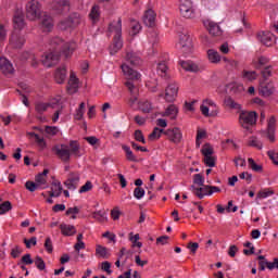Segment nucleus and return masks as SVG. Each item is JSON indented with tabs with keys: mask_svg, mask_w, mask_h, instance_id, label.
<instances>
[{
	"mask_svg": "<svg viewBox=\"0 0 278 278\" xmlns=\"http://www.w3.org/2000/svg\"><path fill=\"white\" fill-rule=\"evenodd\" d=\"M84 114H86V103L81 102L74 114L75 121H81L84 118Z\"/></svg>",
	"mask_w": 278,
	"mask_h": 278,
	"instance_id": "obj_37",
	"label": "nucleus"
},
{
	"mask_svg": "<svg viewBox=\"0 0 278 278\" xmlns=\"http://www.w3.org/2000/svg\"><path fill=\"white\" fill-rule=\"evenodd\" d=\"M89 18L92 23H99V18H101V7H99V4H94L91 8Z\"/></svg>",
	"mask_w": 278,
	"mask_h": 278,
	"instance_id": "obj_31",
	"label": "nucleus"
},
{
	"mask_svg": "<svg viewBox=\"0 0 278 278\" xmlns=\"http://www.w3.org/2000/svg\"><path fill=\"white\" fill-rule=\"evenodd\" d=\"M24 243L26 244V249H31V247H36L38 239L36 237L24 239Z\"/></svg>",
	"mask_w": 278,
	"mask_h": 278,
	"instance_id": "obj_54",
	"label": "nucleus"
},
{
	"mask_svg": "<svg viewBox=\"0 0 278 278\" xmlns=\"http://www.w3.org/2000/svg\"><path fill=\"white\" fill-rule=\"evenodd\" d=\"M206 55L211 64H219V62L223 60V56H220V53H218V51H216L215 49H208L206 52Z\"/></svg>",
	"mask_w": 278,
	"mask_h": 278,
	"instance_id": "obj_27",
	"label": "nucleus"
},
{
	"mask_svg": "<svg viewBox=\"0 0 278 278\" xmlns=\"http://www.w3.org/2000/svg\"><path fill=\"white\" fill-rule=\"evenodd\" d=\"M36 112H38V114H42L43 112H47V110H49V104L45 103V102H38L35 106Z\"/></svg>",
	"mask_w": 278,
	"mask_h": 278,
	"instance_id": "obj_48",
	"label": "nucleus"
},
{
	"mask_svg": "<svg viewBox=\"0 0 278 278\" xmlns=\"http://www.w3.org/2000/svg\"><path fill=\"white\" fill-rule=\"evenodd\" d=\"M25 45V36L21 35L20 31L13 30L10 38V46L12 49H21Z\"/></svg>",
	"mask_w": 278,
	"mask_h": 278,
	"instance_id": "obj_16",
	"label": "nucleus"
},
{
	"mask_svg": "<svg viewBox=\"0 0 278 278\" xmlns=\"http://www.w3.org/2000/svg\"><path fill=\"white\" fill-rule=\"evenodd\" d=\"M193 184H195V186H204L205 178H203L201 174H195L193 176Z\"/></svg>",
	"mask_w": 278,
	"mask_h": 278,
	"instance_id": "obj_52",
	"label": "nucleus"
},
{
	"mask_svg": "<svg viewBox=\"0 0 278 278\" xmlns=\"http://www.w3.org/2000/svg\"><path fill=\"white\" fill-rule=\"evenodd\" d=\"M62 184L60 181L52 182L51 191L49 192V195L51 199L54 197L58 198L60 194H62Z\"/></svg>",
	"mask_w": 278,
	"mask_h": 278,
	"instance_id": "obj_33",
	"label": "nucleus"
},
{
	"mask_svg": "<svg viewBox=\"0 0 278 278\" xmlns=\"http://www.w3.org/2000/svg\"><path fill=\"white\" fill-rule=\"evenodd\" d=\"M62 236L71 237L77 233V228L71 224H61L60 225Z\"/></svg>",
	"mask_w": 278,
	"mask_h": 278,
	"instance_id": "obj_26",
	"label": "nucleus"
},
{
	"mask_svg": "<svg viewBox=\"0 0 278 278\" xmlns=\"http://www.w3.org/2000/svg\"><path fill=\"white\" fill-rule=\"evenodd\" d=\"M177 114H179V110L175 106V104H170L164 113H162V116H168L174 121V118H177Z\"/></svg>",
	"mask_w": 278,
	"mask_h": 278,
	"instance_id": "obj_34",
	"label": "nucleus"
},
{
	"mask_svg": "<svg viewBox=\"0 0 278 278\" xmlns=\"http://www.w3.org/2000/svg\"><path fill=\"white\" fill-rule=\"evenodd\" d=\"M0 71H2L3 75H14V65L5 56H1Z\"/></svg>",
	"mask_w": 278,
	"mask_h": 278,
	"instance_id": "obj_20",
	"label": "nucleus"
},
{
	"mask_svg": "<svg viewBox=\"0 0 278 278\" xmlns=\"http://www.w3.org/2000/svg\"><path fill=\"white\" fill-rule=\"evenodd\" d=\"M35 140L38 147H40V149H45L47 147V142L45 141V138L40 137L39 135H35Z\"/></svg>",
	"mask_w": 278,
	"mask_h": 278,
	"instance_id": "obj_60",
	"label": "nucleus"
},
{
	"mask_svg": "<svg viewBox=\"0 0 278 278\" xmlns=\"http://www.w3.org/2000/svg\"><path fill=\"white\" fill-rule=\"evenodd\" d=\"M26 18L28 21H38L41 18L42 31H51L53 29V18L47 14L42 15V5L38 0H30L26 3Z\"/></svg>",
	"mask_w": 278,
	"mask_h": 278,
	"instance_id": "obj_3",
	"label": "nucleus"
},
{
	"mask_svg": "<svg viewBox=\"0 0 278 278\" xmlns=\"http://www.w3.org/2000/svg\"><path fill=\"white\" fill-rule=\"evenodd\" d=\"M54 79L56 84H64V81H66V66L62 65L61 67L56 68Z\"/></svg>",
	"mask_w": 278,
	"mask_h": 278,
	"instance_id": "obj_28",
	"label": "nucleus"
},
{
	"mask_svg": "<svg viewBox=\"0 0 278 278\" xmlns=\"http://www.w3.org/2000/svg\"><path fill=\"white\" fill-rule=\"evenodd\" d=\"M70 155H74L75 157H81V147L77 141H71L70 142Z\"/></svg>",
	"mask_w": 278,
	"mask_h": 278,
	"instance_id": "obj_32",
	"label": "nucleus"
},
{
	"mask_svg": "<svg viewBox=\"0 0 278 278\" xmlns=\"http://www.w3.org/2000/svg\"><path fill=\"white\" fill-rule=\"evenodd\" d=\"M135 139L137 140V142H142V144H147V140L144 139V135H142L141 130L135 131Z\"/></svg>",
	"mask_w": 278,
	"mask_h": 278,
	"instance_id": "obj_56",
	"label": "nucleus"
},
{
	"mask_svg": "<svg viewBox=\"0 0 278 278\" xmlns=\"http://www.w3.org/2000/svg\"><path fill=\"white\" fill-rule=\"evenodd\" d=\"M164 130L163 128H157L155 127L153 129V131L149 135V140H160V138H162V135L164 134Z\"/></svg>",
	"mask_w": 278,
	"mask_h": 278,
	"instance_id": "obj_39",
	"label": "nucleus"
},
{
	"mask_svg": "<svg viewBox=\"0 0 278 278\" xmlns=\"http://www.w3.org/2000/svg\"><path fill=\"white\" fill-rule=\"evenodd\" d=\"M178 49H180L184 55H190L192 53L193 46L190 35L184 33L179 35Z\"/></svg>",
	"mask_w": 278,
	"mask_h": 278,
	"instance_id": "obj_8",
	"label": "nucleus"
},
{
	"mask_svg": "<svg viewBox=\"0 0 278 278\" xmlns=\"http://www.w3.org/2000/svg\"><path fill=\"white\" fill-rule=\"evenodd\" d=\"M250 147H255V149H262L263 144H262V141H260V139L253 137L250 140Z\"/></svg>",
	"mask_w": 278,
	"mask_h": 278,
	"instance_id": "obj_61",
	"label": "nucleus"
},
{
	"mask_svg": "<svg viewBox=\"0 0 278 278\" xmlns=\"http://www.w3.org/2000/svg\"><path fill=\"white\" fill-rule=\"evenodd\" d=\"M273 194H275V192H273L270 190H264V191L258 192L257 199H268V197H273Z\"/></svg>",
	"mask_w": 278,
	"mask_h": 278,
	"instance_id": "obj_58",
	"label": "nucleus"
},
{
	"mask_svg": "<svg viewBox=\"0 0 278 278\" xmlns=\"http://www.w3.org/2000/svg\"><path fill=\"white\" fill-rule=\"evenodd\" d=\"M64 185L67 190H77V187L79 186V174H70Z\"/></svg>",
	"mask_w": 278,
	"mask_h": 278,
	"instance_id": "obj_21",
	"label": "nucleus"
},
{
	"mask_svg": "<svg viewBox=\"0 0 278 278\" xmlns=\"http://www.w3.org/2000/svg\"><path fill=\"white\" fill-rule=\"evenodd\" d=\"M51 9L56 12V14H64L71 12V2L68 0H55L52 2Z\"/></svg>",
	"mask_w": 278,
	"mask_h": 278,
	"instance_id": "obj_14",
	"label": "nucleus"
},
{
	"mask_svg": "<svg viewBox=\"0 0 278 278\" xmlns=\"http://www.w3.org/2000/svg\"><path fill=\"white\" fill-rule=\"evenodd\" d=\"M248 166H249V168L254 170V173H262V170H263L262 165L255 163V160H253V159H248Z\"/></svg>",
	"mask_w": 278,
	"mask_h": 278,
	"instance_id": "obj_44",
	"label": "nucleus"
},
{
	"mask_svg": "<svg viewBox=\"0 0 278 278\" xmlns=\"http://www.w3.org/2000/svg\"><path fill=\"white\" fill-rule=\"evenodd\" d=\"M268 270H278V258H274V262H269L268 264Z\"/></svg>",
	"mask_w": 278,
	"mask_h": 278,
	"instance_id": "obj_64",
	"label": "nucleus"
},
{
	"mask_svg": "<svg viewBox=\"0 0 278 278\" xmlns=\"http://www.w3.org/2000/svg\"><path fill=\"white\" fill-rule=\"evenodd\" d=\"M81 23V15L79 13H73L70 17L66 20H63L59 23V27L61 29H68L71 27H77Z\"/></svg>",
	"mask_w": 278,
	"mask_h": 278,
	"instance_id": "obj_11",
	"label": "nucleus"
},
{
	"mask_svg": "<svg viewBox=\"0 0 278 278\" xmlns=\"http://www.w3.org/2000/svg\"><path fill=\"white\" fill-rule=\"evenodd\" d=\"M180 66L181 68H184V71H187L189 73H199V71H201L199 64L192 61H180Z\"/></svg>",
	"mask_w": 278,
	"mask_h": 278,
	"instance_id": "obj_25",
	"label": "nucleus"
},
{
	"mask_svg": "<svg viewBox=\"0 0 278 278\" xmlns=\"http://www.w3.org/2000/svg\"><path fill=\"white\" fill-rule=\"evenodd\" d=\"M179 94V85L177 83H169L165 88V94L161 93L160 97H164L167 103H173Z\"/></svg>",
	"mask_w": 278,
	"mask_h": 278,
	"instance_id": "obj_9",
	"label": "nucleus"
},
{
	"mask_svg": "<svg viewBox=\"0 0 278 278\" xmlns=\"http://www.w3.org/2000/svg\"><path fill=\"white\" fill-rule=\"evenodd\" d=\"M89 190H92V182L87 181L83 187L79 189V193L84 194V192H89Z\"/></svg>",
	"mask_w": 278,
	"mask_h": 278,
	"instance_id": "obj_62",
	"label": "nucleus"
},
{
	"mask_svg": "<svg viewBox=\"0 0 278 278\" xmlns=\"http://www.w3.org/2000/svg\"><path fill=\"white\" fill-rule=\"evenodd\" d=\"M79 90V78L75 75V72L70 74V79L67 84V92L68 94H75Z\"/></svg>",
	"mask_w": 278,
	"mask_h": 278,
	"instance_id": "obj_18",
	"label": "nucleus"
},
{
	"mask_svg": "<svg viewBox=\"0 0 278 278\" xmlns=\"http://www.w3.org/2000/svg\"><path fill=\"white\" fill-rule=\"evenodd\" d=\"M129 240L132 242V247H137L138 249H142V242L138 241L140 240V235L134 232L129 233Z\"/></svg>",
	"mask_w": 278,
	"mask_h": 278,
	"instance_id": "obj_43",
	"label": "nucleus"
},
{
	"mask_svg": "<svg viewBox=\"0 0 278 278\" xmlns=\"http://www.w3.org/2000/svg\"><path fill=\"white\" fill-rule=\"evenodd\" d=\"M51 51L42 56L41 62L47 68L58 64L61 55L65 58H71L73 51L77 49V43L75 41L65 42L60 37H54L50 40Z\"/></svg>",
	"mask_w": 278,
	"mask_h": 278,
	"instance_id": "obj_2",
	"label": "nucleus"
},
{
	"mask_svg": "<svg viewBox=\"0 0 278 278\" xmlns=\"http://www.w3.org/2000/svg\"><path fill=\"white\" fill-rule=\"evenodd\" d=\"M239 123L243 129L249 130L255 123H257V113L242 111L239 115Z\"/></svg>",
	"mask_w": 278,
	"mask_h": 278,
	"instance_id": "obj_5",
	"label": "nucleus"
},
{
	"mask_svg": "<svg viewBox=\"0 0 278 278\" xmlns=\"http://www.w3.org/2000/svg\"><path fill=\"white\" fill-rule=\"evenodd\" d=\"M275 92V85L273 81L261 80L260 81V94L262 97H270Z\"/></svg>",
	"mask_w": 278,
	"mask_h": 278,
	"instance_id": "obj_17",
	"label": "nucleus"
},
{
	"mask_svg": "<svg viewBox=\"0 0 278 278\" xmlns=\"http://www.w3.org/2000/svg\"><path fill=\"white\" fill-rule=\"evenodd\" d=\"M146 194V191L142 189V187H137L134 190V197L137 199V201H140V199H143Z\"/></svg>",
	"mask_w": 278,
	"mask_h": 278,
	"instance_id": "obj_49",
	"label": "nucleus"
},
{
	"mask_svg": "<svg viewBox=\"0 0 278 278\" xmlns=\"http://www.w3.org/2000/svg\"><path fill=\"white\" fill-rule=\"evenodd\" d=\"M164 135L168 138L170 142H174V144H179V142H181V139L184 138V134L181 132V129H179V127L168 128L164 131Z\"/></svg>",
	"mask_w": 278,
	"mask_h": 278,
	"instance_id": "obj_13",
	"label": "nucleus"
},
{
	"mask_svg": "<svg viewBox=\"0 0 278 278\" xmlns=\"http://www.w3.org/2000/svg\"><path fill=\"white\" fill-rule=\"evenodd\" d=\"M121 68L127 79L125 86L129 92L128 105L132 110H141V112L149 114V112L153 110L151 102L140 101V89L138 88V81L142 79V75L138 73V71L129 67L127 63L122 64Z\"/></svg>",
	"mask_w": 278,
	"mask_h": 278,
	"instance_id": "obj_1",
	"label": "nucleus"
},
{
	"mask_svg": "<svg viewBox=\"0 0 278 278\" xmlns=\"http://www.w3.org/2000/svg\"><path fill=\"white\" fill-rule=\"evenodd\" d=\"M45 130L48 136H58V134H60V128L56 126H46Z\"/></svg>",
	"mask_w": 278,
	"mask_h": 278,
	"instance_id": "obj_50",
	"label": "nucleus"
},
{
	"mask_svg": "<svg viewBox=\"0 0 278 278\" xmlns=\"http://www.w3.org/2000/svg\"><path fill=\"white\" fill-rule=\"evenodd\" d=\"M202 155H204V164L210 168H214L216 166V156L214 155V148L206 143L201 149Z\"/></svg>",
	"mask_w": 278,
	"mask_h": 278,
	"instance_id": "obj_7",
	"label": "nucleus"
},
{
	"mask_svg": "<svg viewBox=\"0 0 278 278\" xmlns=\"http://www.w3.org/2000/svg\"><path fill=\"white\" fill-rule=\"evenodd\" d=\"M8 38V30L5 29V26L3 24H0V45L1 42H5Z\"/></svg>",
	"mask_w": 278,
	"mask_h": 278,
	"instance_id": "obj_55",
	"label": "nucleus"
},
{
	"mask_svg": "<svg viewBox=\"0 0 278 278\" xmlns=\"http://www.w3.org/2000/svg\"><path fill=\"white\" fill-rule=\"evenodd\" d=\"M180 14L184 18H192L194 17V7L192 5V1L182 0L179 5Z\"/></svg>",
	"mask_w": 278,
	"mask_h": 278,
	"instance_id": "obj_12",
	"label": "nucleus"
},
{
	"mask_svg": "<svg viewBox=\"0 0 278 278\" xmlns=\"http://www.w3.org/2000/svg\"><path fill=\"white\" fill-rule=\"evenodd\" d=\"M45 249L48 253H53V241L49 237L46 239Z\"/></svg>",
	"mask_w": 278,
	"mask_h": 278,
	"instance_id": "obj_59",
	"label": "nucleus"
},
{
	"mask_svg": "<svg viewBox=\"0 0 278 278\" xmlns=\"http://www.w3.org/2000/svg\"><path fill=\"white\" fill-rule=\"evenodd\" d=\"M49 175V169H43L42 173L38 174L35 177V181L40 188V190H45V188H48L47 186V176Z\"/></svg>",
	"mask_w": 278,
	"mask_h": 278,
	"instance_id": "obj_23",
	"label": "nucleus"
},
{
	"mask_svg": "<svg viewBox=\"0 0 278 278\" xmlns=\"http://www.w3.org/2000/svg\"><path fill=\"white\" fill-rule=\"evenodd\" d=\"M14 31H21L25 28V14L22 9H17L13 16Z\"/></svg>",
	"mask_w": 278,
	"mask_h": 278,
	"instance_id": "obj_15",
	"label": "nucleus"
},
{
	"mask_svg": "<svg viewBox=\"0 0 278 278\" xmlns=\"http://www.w3.org/2000/svg\"><path fill=\"white\" fill-rule=\"evenodd\" d=\"M109 34L113 36V45L110 46L111 55H115L123 49V21L118 18L109 25Z\"/></svg>",
	"mask_w": 278,
	"mask_h": 278,
	"instance_id": "obj_4",
	"label": "nucleus"
},
{
	"mask_svg": "<svg viewBox=\"0 0 278 278\" xmlns=\"http://www.w3.org/2000/svg\"><path fill=\"white\" fill-rule=\"evenodd\" d=\"M52 151L62 162H71V148L68 146L56 144L52 148Z\"/></svg>",
	"mask_w": 278,
	"mask_h": 278,
	"instance_id": "obj_10",
	"label": "nucleus"
},
{
	"mask_svg": "<svg viewBox=\"0 0 278 278\" xmlns=\"http://www.w3.org/2000/svg\"><path fill=\"white\" fill-rule=\"evenodd\" d=\"M92 218H94L99 223H106L108 222V213H105L103 211H96L92 214Z\"/></svg>",
	"mask_w": 278,
	"mask_h": 278,
	"instance_id": "obj_38",
	"label": "nucleus"
},
{
	"mask_svg": "<svg viewBox=\"0 0 278 278\" xmlns=\"http://www.w3.org/2000/svg\"><path fill=\"white\" fill-rule=\"evenodd\" d=\"M207 136V132L203 129H198L197 138H195V146L199 149L201 147V140Z\"/></svg>",
	"mask_w": 278,
	"mask_h": 278,
	"instance_id": "obj_45",
	"label": "nucleus"
},
{
	"mask_svg": "<svg viewBox=\"0 0 278 278\" xmlns=\"http://www.w3.org/2000/svg\"><path fill=\"white\" fill-rule=\"evenodd\" d=\"M258 260V270L264 271L266 270V268H268V260H266V256L264 255H258L257 256Z\"/></svg>",
	"mask_w": 278,
	"mask_h": 278,
	"instance_id": "obj_42",
	"label": "nucleus"
},
{
	"mask_svg": "<svg viewBox=\"0 0 278 278\" xmlns=\"http://www.w3.org/2000/svg\"><path fill=\"white\" fill-rule=\"evenodd\" d=\"M143 23L147 27H153V25H155V12L153 10L146 11Z\"/></svg>",
	"mask_w": 278,
	"mask_h": 278,
	"instance_id": "obj_29",
	"label": "nucleus"
},
{
	"mask_svg": "<svg viewBox=\"0 0 278 278\" xmlns=\"http://www.w3.org/2000/svg\"><path fill=\"white\" fill-rule=\"evenodd\" d=\"M224 103L226 108H229L230 110H242V105L236 102L233 98H226Z\"/></svg>",
	"mask_w": 278,
	"mask_h": 278,
	"instance_id": "obj_36",
	"label": "nucleus"
},
{
	"mask_svg": "<svg viewBox=\"0 0 278 278\" xmlns=\"http://www.w3.org/2000/svg\"><path fill=\"white\" fill-rule=\"evenodd\" d=\"M126 62H128V64H131L132 66H138L139 64H141L142 60L140 59V54L136 52H127Z\"/></svg>",
	"mask_w": 278,
	"mask_h": 278,
	"instance_id": "obj_30",
	"label": "nucleus"
},
{
	"mask_svg": "<svg viewBox=\"0 0 278 278\" xmlns=\"http://www.w3.org/2000/svg\"><path fill=\"white\" fill-rule=\"evenodd\" d=\"M34 263L38 270H46L47 264L45 263V260H42V257L36 256Z\"/></svg>",
	"mask_w": 278,
	"mask_h": 278,
	"instance_id": "obj_47",
	"label": "nucleus"
},
{
	"mask_svg": "<svg viewBox=\"0 0 278 278\" xmlns=\"http://www.w3.org/2000/svg\"><path fill=\"white\" fill-rule=\"evenodd\" d=\"M243 79H247V81H255L257 79V72L255 71H243L242 72Z\"/></svg>",
	"mask_w": 278,
	"mask_h": 278,
	"instance_id": "obj_40",
	"label": "nucleus"
},
{
	"mask_svg": "<svg viewBox=\"0 0 278 278\" xmlns=\"http://www.w3.org/2000/svg\"><path fill=\"white\" fill-rule=\"evenodd\" d=\"M25 188H26V190H28L29 192H36V190H38L40 187L37 185V182H34V181H26Z\"/></svg>",
	"mask_w": 278,
	"mask_h": 278,
	"instance_id": "obj_51",
	"label": "nucleus"
},
{
	"mask_svg": "<svg viewBox=\"0 0 278 278\" xmlns=\"http://www.w3.org/2000/svg\"><path fill=\"white\" fill-rule=\"evenodd\" d=\"M204 27H206L207 31L212 36H220L223 34V30L220 29V26L212 21H205L204 22Z\"/></svg>",
	"mask_w": 278,
	"mask_h": 278,
	"instance_id": "obj_22",
	"label": "nucleus"
},
{
	"mask_svg": "<svg viewBox=\"0 0 278 278\" xmlns=\"http://www.w3.org/2000/svg\"><path fill=\"white\" fill-rule=\"evenodd\" d=\"M96 254H98L99 257H102V260H108V257H110V251L108 248L99 244L96 247Z\"/></svg>",
	"mask_w": 278,
	"mask_h": 278,
	"instance_id": "obj_35",
	"label": "nucleus"
},
{
	"mask_svg": "<svg viewBox=\"0 0 278 278\" xmlns=\"http://www.w3.org/2000/svg\"><path fill=\"white\" fill-rule=\"evenodd\" d=\"M10 210H12V203L10 201H5L3 203L0 204V216H2L3 214H8V212H10Z\"/></svg>",
	"mask_w": 278,
	"mask_h": 278,
	"instance_id": "obj_46",
	"label": "nucleus"
},
{
	"mask_svg": "<svg viewBox=\"0 0 278 278\" xmlns=\"http://www.w3.org/2000/svg\"><path fill=\"white\" fill-rule=\"evenodd\" d=\"M167 71H168V66H166V63L157 64V73H159V75H161V77H164V75H166Z\"/></svg>",
	"mask_w": 278,
	"mask_h": 278,
	"instance_id": "obj_53",
	"label": "nucleus"
},
{
	"mask_svg": "<svg viewBox=\"0 0 278 278\" xmlns=\"http://www.w3.org/2000/svg\"><path fill=\"white\" fill-rule=\"evenodd\" d=\"M190 189L192 190L193 194H195V197H198V199H203L204 197H210L211 186H204V187H200V188L191 186Z\"/></svg>",
	"mask_w": 278,
	"mask_h": 278,
	"instance_id": "obj_24",
	"label": "nucleus"
},
{
	"mask_svg": "<svg viewBox=\"0 0 278 278\" xmlns=\"http://www.w3.org/2000/svg\"><path fill=\"white\" fill-rule=\"evenodd\" d=\"M268 157L278 166V152L269 151Z\"/></svg>",
	"mask_w": 278,
	"mask_h": 278,
	"instance_id": "obj_63",
	"label": "nucleus"
},
{
	"mask_svg": "<svg viewBox=\"0 0 278 278\" xmlns=\"http://www.w3.org/2000/svg\"><path fill=\"white\" fill-rule=\"evenodd\" d=\"M142 29V26L140 25V23L136 22L135 24H132L131 26V30L130 34L132 36H136L137 34H140V30Z\"/></svg>",
	"mask_w": 278,
	"mask_h": 278,
	"instance_id": "obj_57",
	"label": "nucleus"
},
{
	"mask_svg": "<svg viewBox=\"0 0 278 278\" xmlns=\"http://www.w3.org/2000/svg\"><path fill=\"white\" fill-rule=\"evenodd\" d=\"M122 149L123 151H125L128 162H138V157L134 155L131 148H129L128 146H122Z\"/></svg>",
	"mask_w": 278,
	"mask_h": 278,
	"instance_id": "obj_41",
	"label": "nucleus"
},
{
	"mask_svg": "<svg viewBox=\"0 0 278 278\" xmlns=\"http://www.w3.org/2000/svg\"><path fill=\"white\" fill-rule=\"evenodd\" d=\"M257 40L265 45V47H270L275 40H277V37L273 35V33L269 31H262L257 34Z\"/></svg>",
	"mask_w": 278,
	"mask_h": 278,
	"instance_id": "obj_19",
	"label": "nucleus"
},
{
	"mask_svg": "<svg viewBox=\"0 0 278 278\" xmlns=\"http://www.w3.org/2000/svg\"><path fill=\"white\" fill-rule=\"evenodd\" d=\"M201 114L207 116H218V106L212 99H204L200 106Z\"/></svg>",
	"mask_w": 278,
	"mask_h": 278,
	"instance_id": "obj_6",
	"label": "nucleus"
}]
</instances>
